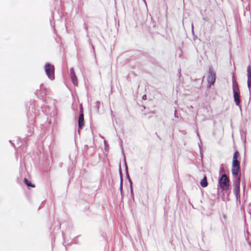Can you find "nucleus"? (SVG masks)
<instances>
[{"label": "nucleus", "mask_w": 251, "mask_h": 251, "mask_svg": "<svg viewBox=\"0 0 251 251\" xmlns=\"http://www.w3.org/2000/svg\"><path fill=\"white\" fill-rule=\"evenodd\" d=\"M45 72L49 78L53 80L54 78V67L50 63H47L45 66Z\"/></svg>", "instance_id": "nucleus-4"}, {"label": "nucleus", "mask_w": 251, "mask_h": 251, "mask_svg": "<svg viewBox=\"0 0 251 251\" xmlns=\"http://www.w3.org/2000/svg\"><path fill=\"white\" fill-rule=\"evenodd\" d=\"M192 30H193V25H192Z\"/></svg>", "instance_id": "nucleus-15"}, {"label": "nucleus", "mask_w": 251, "mask_h": 251, "mask_svg": "<svg viewBox=\"0 0 251 251\" xmlns=\"http://www.w3.org/2000/svg\"><path fill=\"white\" fill-rule=\"evenodd\" d=\"M25 182L28 186L31 187H34L35 185L32 184L29 181H28L27 179L25 178Z\"/></svg>", "instance_id": "nucleus-11"}, {"label": "nucleus", "mask_w": 251, "mask_h": 251, "mask_svg": "<svg viewBox=\"0 0 251 251\" xmlns=\"http://www.w3.org/2000/svg\"><path fill=\"white\" fill-rule=\"evenodd\" d=\"M220 187L223 190H227L229 188V179L228 177L224 174L219 180Z\"/></svg>", "instance_id": "nucleus-3"}, {"label": "nucleus", "mask_w": 251, "mask_h": 251, "mask_svg": "<svg viewBox=\"0 0 251 251\" xmlns=\"http://www.w3.org/2000/svg\"><path fill=\"white\" fill-rule=\"evenodd\" d=\"M142 99H143V100H146V99H147V96H146V95H143V97H142Z\"/></svg>", "instance_id": "nucleus-14"}, {"label": "nucleus", "mask_w": 251, "mask_h": 251, "mask_svg": "<svg viewBox=\"0 0 251 251\" xmlns=\"http://www.w3.org/2000/svg\"><path fill=\"white\" fill-rule=\"evenodd\" d=\"M232 88L233 91L234 100L236 105H239L240 103L239 89L238 83L234 81L233 82Z\"/></svg>", "instance_id": "nucleus-2"}, {"label": "nucleus", "mask_w": 251, "mask_h": 251, "mask_svg": "<svg viewBox=\"0 0 251 251\" xmlns=\"http://www.w3.org/2000/svg\"><path fill=\"white\" fill-rule=\"evenodd\" d=\"M233 185L234 186V193L236 195L237 199H240V176L233 177Z\"/></svg>", "instance_id": "nucleus-5"}, {"label": "nucleus", "mask_w": 251, "mask_h": 251, "mask_svg": "<svg viewBox=\"0 0 251 251\" xmlns=\"http://www.w3.org/2000/svg\"><path fill=\"white\" fill-rule=\"evenodd\" d=\"M84 122V116L82 113H81L78 119V126L79 128H81L83 126Z\"/></svg>", "instance_id": "nucleus-9"}, {"label": "nucleus", "mask_w": 251, "mask_h": 251, "mask_svg": "<svg viewBox=\"0 0 251 251\" xmlns=\"http://www.w3.org/2000/svg\"><path fill=\"white\" fill-rule=\"evenodd\" d=\"M215 81V75L213 72L212 69L209 68V74L207 76V81L210 85H213Z\"/></svg>", "instance_id": "nucleus-6"}, {"label": "nucleus", "mask_w": 251, "mask_h": 251, "mask_svg": "<svg viewBox=\"0 0 251 251\" xmlns=\"http://www.w3.org/2000/svg\"><path fill=\"white\" fill-rule=\"evenodd\" d=\"M239 155L238 152L236 151L233 156L231 172L233 177L240 176H238L240 169V162L237 159Z\"/></svg>", "instance_id": "nucleus-1"}, {"label": "nucleus", "mask_w": 251, "mask_h": 251, "mask_svg": "<svg viewBox=\"0 0 251 251\" xmlns=\"http://www.w3.org/2000/svg\"><path fill=\"white\" fill-rule=\"evenodd\" d=\"M247 76H248V87L249 89V92H251V67L249 66L247 69Z\"/></svg>", "instance_id": "nucleus-7"}, {"label": "nucleus", "mask_w": 251, "mask_h": 251, "mask_svg": "<svg viewBox=\"0 0 251 251\" xmlns=\"http://www.w3.org/2000/svg\"><path fill=\"white\" fill-rule=\"evenodd\" d=\"M201 185L203 187H205L207 186V178L206 176H205L201 180Z\"/></svg>", "instance_id": "nucleus-10"}, {"label": "nucleus", "mask_w": 251, "mask_h": 251, "mask_svg": "<svg viewBox=\"0 0 251 251\" xmlns=\"http://www.w3.org/2000/svg\"><path fill=\"white\" fill-rule=\"evenodd\" d=\"M70 72H71V78L72 81L74 85L77 86L78 82L76 76L75 75L74 70L73 68H71L70 69Z\"/></svg>", "instance_id": "nucleus-8"}, {"label": "nucleus", "mask_w": 251, "mask_h": 251, "mask_svg": "<svg viewBox=\"0 0 251 251\" xmlns=\"http://www.w3.org/2000/svg\"><path fill=\"white\" fill-rule=\"evenodd\" d=\"M120 190H121V191L122 192V178L121 179Z\"/></svg>", "instance_id": "nucleus-13"}, {"label": "nucleus", "mask_w": 251, "mask_h": 251, "mask_svg": "<svg viewBox=\"0 0 251 251\" xmlns=\"http://www.w3.org/2000/svg\"><path fill=\"white\" fill-rule=\"evenodd\" d=\"M124 161H125V165H126V171L127 172V165H126V159H124ZM127 176L129 179V182L130 183V185L131 186V181L129 178V175H128V174L127 173ZM131 190H132V189L131 188Z\"/></svg>", "instance_id": "nucleus-12"}, {"label": "nucleus", "mask_w": 251, "mask_h": 251, "mask_svg": "<svg viewBox=\"0 0 251 251\" xmlns=\"http://www.w3.org/2000/svg\"><path fill=\"white\" fill-rule=\"evenodd\" d=\"M104 144H105V145H106V141H104Z\"/></svg>", "instance_id": "nucleus-16"}]
</instances>
